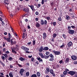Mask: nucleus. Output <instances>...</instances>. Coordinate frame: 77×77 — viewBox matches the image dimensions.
Wrapping results in <instances>:
<instances>
[{
	"label": "nucleus",
	"instance_id": "obj_1",
	"mask_svg": "<svg viewBox=\"0 0 77 77\" xmlns=\"http://www.w3.org/2000/svg\"><path fill=\"white\" fill-rule=\"evenodd\" d=\"M52 52L54 53L55 55H59L60 54V52L58 51H56L54 50L52 51Z\"/></svg>",
	"mask_w": 77,
	"mask_h": 77
},
{
	"label": "nucleus",
	"instance_id": "obj_2",
	"mask_svg": "<svg viewBox=\"0 0 77 77\" xmlns=\"http://www.w3.org/2000/svg\"><path fill=\"white\" fill-rule=\"evenodd\" d=\"M50 71V68L47 67L46 68V70H45V72L46 74H48Z\"/></svg>",
	"mask_w": 77,
	"mask_h": 77
},
{
	"label": "nucleus",
	"instance_id": "obj_3",
	"mask_svg": "<svg viewBox=\"0 0 77 77\" xmlns=\"http://www.w3.org/2000/svg\"><path fill=\"white\" fill-rule=\"evenodd\" d=\"M11 45H14L16 43V41H15V39H12L11 41Z\"/></svg>",
	"mask_w": 77,
	"mask_h": 77
},
{
	"label": "nucleus",
	"instance_id": "obj_4",
	"mask_svg": "<svg viewBox=\"0 0 77 77\" xmlns=\"http://www.w3.org/2000/svg\"><path fill=\"white\" fill-rule=\"evenodd\" d=\"M68 32L70 35H72L74 33V30H69L68 31Z\"/></svg>",
	"mask_w": 77,
	"mask_h": 77
},
{
	"label": "nucleus",
	"instance_id": "obj_5",
	"mask_svg": "<svg viewBox=\"0 0 77 77\" xmlns=\"http://www.w3.org/2000/svg\"><path fill=\"white\" fill-rule=\"evenodd\" d=\"M68 74H70L71 75H74L75 74V72H74L73 71H70L68 72Z\"/></svg>",
	"mask_w": 77,
	"mask_h": 77
},
{
	"label": "nucleus",
	"instance_id": "obj_6",
	"mask_svg": "<svg viewBox=\"0 0 77 77\" xmlns=\"http://www.w3.org/2000/svg\"><path fill=\"white\" fill-rule=\"evenodd\" d=\"M67 45L68 47H72V46L73 45V44H72V42L70 41L67 44Z\"/></svg>",
	"mask_w": 77,
	"mask_h": 77
},
{
	"label": "nucleus",
	"instance_id": "obj_7",
	"mask_svg": "<svg viewBox=\"0 0 77 77\" xmlns=\"http://www.w3.org/2000/svg\"><path fill=\"white\" fill-rule=\"evenodd\" d=\"M24 69H20V75L23 76V72H24Z\"/></svg>",
	"mask_w": 77,
	"mask_h": 77
},
{
	"label": "nucleus",
	"instance_id": "obj_8",
	"mask_svg": "<svg viewBox=\"0 0 77 77\" xmlns=\"http://www.w3.org/2000/svg\"><path fill=\"white\" fill-rule=\"evenodd\" d=\"M29 7H30L31 9H32V11H34L35 10L34 8V6L33 5H28Z\"/></svg>",
	"mask_w": 77,
	"mask_h": 77
},
{
	"label": "nucleus",
	"instance_id": "obj_9",
	"mask_svg": "<svg viewBox=\"0 0 77 77\" xmlns=\"http://www.w3.org/2000/svg\"><path fill=\"white\" fill-rule=\"evenodd\" d=\"M4 5H9V1L8 0H4Z\"/></svg>",
	"mask_w": 77,
	"mask_h": 77
},
{
	"label": "nucleus",
	"instance_id": "obj_10",
	"mask_svg": "<svg viewBox=\"0 0 77 77\" xmlns=\"http://www.w3.org/2000/svg\"><path fill=\"white\" fill-rule=\"evenodd\" d=\"M49 72H50V73H51V74H53V76H54V77L55 76V74L53 72V70L51 69L50 70Z\"/></svg>",
	"mask_w": 77,
	"mask_h": 77
},
{
	"label": "nucleus",
	"instance_id": "obj_11",
	"mask_svg": "<svg viewBox=\"0 0 77 77\" xmlns=\"http://www.w3.org/2000/svg\"><path fill=\"white\" fill-rule=\"evenodd\" d=\"M71 58L73 60H76L77 59V57L74 55L72 56H71Z\"/></svg>",
	"mask_w": 77,
	"mask_h": 77
},
{
	"label": "nucleus",
	"instance_id": "obj_12",
	"mask_svg": "<svg viewBox=\"0 0 77 77\" xmlns=\"http://www.w3.org/2000/svg\"><path fill=\"white\" fill-rule=\"evenodd\" d=\"M43 48H44L43 47L41 46L40 48L38 49V51L39 52H42L43 51Z\"/></svg>",
	"mask_w": 77,
	"mask_h": 77
},
{
	"label": "nucleus",
	"instance_id": "obj_13",
	"mask_svg": "<svg viewBox=\"0 0 77 77\" xmlns=\"http://www.w3.org/2000/svg\"><path fill=\"white\" fill-rule=\"evenodd\" d=\"M23 11L25 12H29V8H23Z\"/></svg>",
	"mask_w": 77,
	"mask_h": 77
},
{
	"label": "nucleus",
	"instance_id": "obj_14",
	"mask_svg": "<svg viewBox=\"0 0 77 77\" xmlns=\"http://www.w3.org/2000/svg\"><path fill=\"white\" fill-rule=\"evenodd\" d=\"M35 26L36 27H39L41 26V25H40L39 23L37 22L35 23Z\"/></svg>",
	"mask_w": 77,
	"mask_h": 77
},
{
	"label": "nucleus",
	"instance_id": "obj_15",
	"mask_svg": "<svg viewBox=\"0 0 77 77\" xmlns=\"http://www.w3.org/2000/svg\"><path fill=\"white\" fill-rule=\"evenodd\" d=\"M9 76L10 77H13L14 75H13V72H11L9 73Z\"/></svg>",
	"mask_w": 77,
	"mask_h": 77
},
{
	"label": "nucleus",
	"instance_id": "obj_16",
	"mask_svg": "<svg viewBox=\"0 0 77 77\" xmlns=\"http://www.w3.org/2000/svg\"><path fill=\"white\" fill-rule=\"evenodd\" d=\"M43 36L44 39H45L47 37V34L45 32H44L43 33Z\"/></svg>",
	"mask_w": 77,
	"mask_h": 77
},
{
	"label": "nucleus",
	"instance_id": "obj_17",
	"mask_svg": "<svg viewBox=\"0 0 77 77\" xmlns=\"http://www.w3.org/2000/svg\"><path fill=\"white\" fill-rule=\"evenodd\" d=\"M49 49L48 47H45L43 48V50L44 51H47Z\"/></svg>",
	"mask_w": 77,
	"mask_h": 77
},
{
	"label": "nucleus",
	"instance_id": "obj_18",
	"mask_svg": "<svg viewBox=\"0 0 77 77\" xmlns=\"http://www.w3.org/2000/svg\"><path fill=\"white\" fill-rule=\"evenodd\" d=\"M66 59L65 61L66 63H68L69 62V58H67Z\"/></svg>",
	"mask_w": 77,
	"mask_h": 77
},
{
	"label": "nucleus",
	"instance_id": "obj_19",
	"mask_svg": "<svg viewBox=\"0 0 77 77\" xmlns=\"http://www.w3.org/2000/svg\"><path fill=\"white\" fill-rule=\"evenodd\" d=\"M65 18L66 19V20H69V19H70V17L68 16V15H66Z\"/></svg>",
	"mask_w": 77,
	"mask_h": 77
},
{
	"label": "nucleus",
	"instance_id": "obj_20",
	"mask_svg": "<svg viewBox=\"0 0 77 77\" xmlns=\"http://www.w3.org/2000/svg\"><path fill=\"white\" fill-rule=\"evenodd\" d=\"M19 60L21 61H23V60H25V59L23 57H20L19 58Z\"/></svg>",
	"mask_w": 77,
	"mask_h": 77
},
{
	"label": "nucleus",
	"instance_id": "obj_21",
	"mask_svg": "<svg viewBox=\"0 0 77 77\" xmlns=\"http://www.w3.org/2000/svg\"><path fill=\"white\" fill-rule=\"evenodd\" d=\"M11 49L12 50L13 53H14V54H17V52H16L14 50V49H13V48H11Z\"/></svg>",
	"mask_w": 77,
	"mask_h": 77
},
{
	"label": "nucleus",
	"instance_id": "obj_22",
	"mask_svg": "<svg viewBox=\"0 0 77 77\" xmlns=\"http://www.w3.org/2000/svg\"><path fill=\"white\" fill-rule=\"evenodd\" d=\"M37 75L38 77H40L41 76V73L39 72H37Z\"/></svg>",
	"mask_w": 77,
	"mask_h": 77
},
{
	"label": "nucleus",
	"instance_id": "obj_23",
	"mask_svg": "<svg viewBox=\"0 0 77 77\" xmlns=\"http://www.w3.org/2000/svg\"><path fill=\"white\" fill-rule=\"evenodd\" d=\"M0 63H1V65H2V66L4 67L5 66V64L4 63H3V62H2V61H0Z\"/></svg>",
	"mask_w": 77,
	"mask_h": 77
},
{
	"label": "nucleus",
	"instance_id": "obj_24",
	"mask_svg": "<svg viewBox=\"0 0 77 77\" xmlns=\"http://www.w3.org/2000/svg\"><path fill=\"white\" fill-rule=\"evenodd\" d=\"M48 57H49V56L48 55V56H47V55H45L44 56V58L45 59H48Z\"/></svg>",
	"mask_w": 77,
	"mask_h": 77
},
{
	"label": "nucleus",
	"instance_id": "obj_25",
	"mask_svg": "<svg viewBox=\"0 0 77 77\" xmlns=\"http://www.w3.org/2000/svg\"><path fill=\"white\" fill-rule=\"evenodd\" d=\"M51 27H49L48 29V31L49 33H51Z\"/></svg>",
	"mask_w": 77,
	"mask_h": 77
},
{
	"label": "nucleus",
	"instance_id": "obj_26",
	"mask_svg": "<svg viewBox=\"0 0 77 77\" xmlns=\"http://www.w3.org/2000/svg\"><path fill=\"white\" fill-rule=\"evenodd\" d=\"M29 75H30V74L29 73V72H27L26 73V77H29Z\"/></svg>",
	"mask_w": 77,
	"mask_h": 77
},
{
	"label": "nucleus",
	"instance_id": "obj_27",
	"mask_svg": "<svg viewBox=\"0 0 77 77\" xmlns=\"http://www.w3.org/2000/svg\"><path fill=\"white\" fill-rule=\"evenodd\" d=\"M2 55H3V56H5V57L6 58V57H8V54H3Z\"/></svg>",
	"mask_w": 77,
	"mask_h": 77
},
{
	"label": "nucleus",
	"instance_id": "obj_28",
	"mask_svg": "<svg viewBox=\"0 0 77 77\" xmlns=\"http://www.w3.org/2000/svg\"><path fill=\"white\" fill-rule=\"evenodd\" d=\"M41 25H44V20H42L41 21Z\"/></svg>",
	"mask_w": 77,
	"mask_h": 77
},
{
	"label": "nucleus",
	"instance_id": "obj_29",
	"mask_svg": "<svg viewBox=\"0 0 77 77\" xmlns=\"http://www.w3.org/2000/svg\"><path fill=\"white\" fill-rule=\"evenodd\" d=\"M31 77H37V75L36 74H34L31 76Z\"/></svg>",
	"mask_w": 77,
	"mask_h": 77
},
{
	"label": "nucleus",
	"instance_id": "obj_30",
	"mask_svg": "<svg viewBox=\"0 0 77 77\" xmlns=\"http://www.w3.org/2000/svg\"><path fill=\"white\" fill-rule=\"evenodd\" d=\"M46 19H47V20H50V17L49 16H48L46 17Z\"/></svg>",
	"mask_w": 77,
	"mask_h": 77
},
{
	"label": "nucleus",
	"instance_id": "obj_31",
	"mask_svg": "<svg viewBox=\"0 0 77 77\" xmlns=\"http://www.w3.org/2000/svg\"><path fill=\"white\" fill-rule=\"evenodd\" d=\"M57 35V34H56L54 33L53 35V38H56V37Z\"/></svg>",
	"mask_w": 77,
	"mask_h": 77
},
{
	"label": "nucleus",
	"instance_id": "obj_32",
	"mask_svg": "<svg viewBox=\"0 0 77 77\" xmlns=\"http://www.w3.org/2000/svg\"><path fill=\"white\" fill-rule=\"evenodd\" d=\"M49 57H50L51 58H54V56L52 54H50L49 55Z\"/></svg>",
	"mask_w": 77,
	"mask_h": 77
},
{
	"label": "nucleus",
	"instance_id": "obj_33",
	"mask_svg": "<svg viewBox=\"0 0 77 77\" xmlns=\"http://www.w3.org/2000/svg\"><path fill=\"white\" fill-rule=\"evenodd\" d=\"M7 42H11V38H8L7 39Z\"/></svg>",
	"mask_w": 77,
	"mask_h": 77
},
{
	"label": "nucleus",
	"instance_id": "obj_34",
	"mask_svg": "<svg viewBox=\"0 0 77 77\" xmlns=\"http://www.w3.org/2000/svg\"><path fill=\"white\" fill-rule=\"evenodd\" d=\"M8 37L10 39H11V38H12V36H11V34L10 33H8Z\"/></svg>",
	"mask_w": 77,
	"mask_h": 77
},
{
	"label": "nucleus",
	"instance_id": "obj_35",
	"mask_svg": "<svg viewBox=\"0 0 77 77\" xmlns=\"http://www.w3.org/2000/svg\"><path fill=\"white\" fill-rule=\"evenodd\" d=\"M49 61H53L54 60V58H51L49 60Z\"/></svg>",
	"mask_w": 77,
	"mask_h": 77
},
{
	"label": "nucleus",
	"instance_id": "obj_36",
	"mask_svg": "<svg viewBox=\"0 0 77 77\" xmlns=\"http://www.w3.org/2000/svg\"><path fill=\"white\" fill-rule=\"evenodd\" d=\"M63 38H64V39H65L66 38V36L65 34H63Z\"/></svg>",
	"mask_w": 77,
	"mask_h": 77
},
{
	"label": "nucleus",
	"instance_id": "obj_37",
	"mask_svg": "<svg viewBox=\"0 0 77 77\" xmlns=\"http://www.w3.org/2000/svg\"><path fill=\"white\" fill-rule=\"evenodd\" d=\"M13 59V58H12V57H9V58H8V60H9L11 61V60H12Z\"/></svg>",
	"mask_w": 77,
	"mask_h": 77
},
{
	"label": "nucleus",
	"instance_id": "obj_38",
	"mask_svg": "<svg viewBox=\"0 0 77 77\" xmlns=\"http://www.w3.org/2000/svg\"><path fill=\"white\" fill-rule=\"evenodd\" d=\"M63 74H64V75H66V74H67V72H66V71H64L63 72Z\"/></svg>",
	"mask_w": 77,
	"mask_h": 77
},
{
	"label": "nucleus",
	"instance_id": "obj_39",
	"mask_svg": "<svg viewBox=\"0 0 77 77\" xmlns=\"http://www.w3.org/2000/svg\"><path fill=\"white\" fill-rule=\"evenodd\" d=\"M52 24H53L54 26H56V22H53L52 23Z\"/></svg>",
	"mask_w": 77,
	"mask_h": 77
},
{
	"label": "nucleus",
	"instance_id": "obj_40",
	"mask_svg": "<svg viewBox=\"0 0 77 77\" xmlns=\"http://www.w3.org/2000/svg\"><path fill=\"white\" fill-rule=\"evenodd\" d=\"M22 38L23 39H26L27 38L26 37H25V35H23L22 37Z\"/></svg>",
	"mask_w": 77,
	"mask_h": 77
},
{
	"label": "nucleus",
	"instance_id": "obj_41",
	"mask_svg": "<svg viewBox=\"0 0 77 77\" xmlns=\"http://www.w3.org/2000/svg\"><path fill=\"white\" fill-rule=\"evenodd\" d=\"M35 65H38L39 64V62L38 61H37L36 62H35Z\"/></svg>",
	"mask_w": 77,
	"mask_h": 77
},
{
	"label": "nucleus",
	"instance_id": "obj_42",
	"mask_svg": "<svg viewBox=\"0 0 77 77\" xmlns=\"http://www.w3.org/2000/svg\"><path fill=\"white\" fill-rule=\"evenodd\" d=\"M1 59H2V60H5V57H4V56H2L1 57Z\"/></svg>",
	"mask_w": 77,
	"mask_h": 77
},
{
	"label": "nucleus",
	"instance_id": "obj_43",
	"mask_svg": "<svg viewBox=\"0 0 77 77\" xmlns=\"http://www.w3.org/2000/svg\"><path fill=\"white\" fill-rule=\"evenodd\" d=\"M32 43H33V45H35V41L33 40V41Z\"/></svg>",
	"mask_w": 77,
	"mask_h": 77
},
{
	"label": "nucleus",
	"instance_id": "obj_44",
	"mask_svg": "<svg viewBox=\"0 0 77 77\" xmlns=\"http://www.w3.org/2000/svg\"><path fill=\"white\" fill-rule=\"evenodd\" d=\"M14 65V64H13L12 65H10V68H13V65Z\"/></svg>",
	"mask_w": 77,
	"mask_h": 77
},
{
	"label": "nucleus",
	"instance_id": "obj_45",
	"mask_svg": "<svg viewBox=\"0 0 77 77\" xmlns=\"http://www.w3.org/2000/svg\"><path fill=\"white\" fill-rule=\"evenodd\" d=\"M45 54L46 55H48V54H50V52H49L48 51H47L46 52Z\"/></svg>",
	"mask_w": 77,
	"mask_h": 77
},
{
	"label": "nucleus",
	"instance_id": "obj_46",
	"mask_svg": "<svg viewBox=\"0 0 77 77\" xmlns=\"http://www.w3.org/2000/svg\"><path fill=\"white\" fill-rule=\"evenodd\" d=\"M43 54H42V53H41V52H39L38 53V54L39 55V56H41V55Z\"/></svg>",
	"mask_w": 77,
	"mask_h": 77
},
{
	"label": "nucleus",
	"instance_id": "obj_47",
	"mask_svg": "<svg viewBox=\"0 0 77 77\" xmlns=\"http://www.w3.org/2000/svg\"><path fill=\"white\" fill-rule=\"evenodd\" d=\"M35 14L36 15H39V12L38 11H36Z\"/></svg>",
	"mask_w": 77,
	"mask_h": 77
},
{
	"label": "nucleus",
	"instance_id": "obj_48",
	"mask_svg": "<svg viewBox=\"0 0 77 77\" xmlns=\"http://www.w3.org/2000/svg\"><path fill=\"white\" fill-rule=\"evenodd\" d=\"M59 63H60V64H62V63H63V60H60V62H59Z\"/></svg>",
	"mask_w": 77,
	"mask_h": 77
},
{
	"label": "nucleus",
	"instance_id": "obj_49",
	"mask_svg": "<svg viewBox=\"0 0 77 77\" xmlns=\"http://www.w3.org/2000/svg\"><path fill=\"white\" fill-rule=\"evenodd\" d=\"M44 23L45 25H47V21L46 20H45V22H44Z\"/></svg>",
	"mask_w": 77,
	"mask_h": 77
},
{
	"label": "nucleus",
	"instance_id": "obj_50",
	"mask_svg": "<svg viewBox=\"0 0 77 77\" xmlns=\"http://www.w3.org/2000/svg\"><path fill=\"white\" fill-rule=\"evenodd\" d=\"M65 71H66V72H68V71H69V69H65Z\"/></svg>",
	"mask_w": 77,
	"mask_h": 77
},
{
	"label": "nucleus",
	"instance_id": "obj_51",
	"mask_svg": "<svg viewBox=\"0 0 77 77\" xmlns=\"http://www.w3.org/2000/svg\"><path fill=\"white\" fill-rule=\"evenodd\" d=\"M58 20L60 21L62 20V19H61V17H58Z\"/></svg>",
	"mask_w": 77,
	"mask_h": 77
},
{
	"label": "nucleus",
	"instance_id": "obj_52",
	"mask_svg": "<svg viewBox=\"0 0 77 77\" xmlns=\"http://www.w3.org/2000/svg\"><path fill=\"white\" fill-rule=\"evenodd\" d=\"M27 45H31L32 44V42H30L27 43Z\"/></svg>",
	"mask_w": 77,
	"mask_h": 77
},
{
	"label": "nucleus",
	"instance_id": "obj_53",
	"mask_svg": "<svg viewBox=\"0 0 77 77\" xmlns=\"http://www.w3.org/2000/svg\"><path fill=\"white\" fill-rule=\"evenodd\" d=\"M37 60H41V57H37Z\"/></svg>",
	"mask_w": 77,
	"mask_h": 77
},
{
	"label": "nucleus",
	"instance_id": "obj_54",
	"mask_svg": "<svg viewBox=\"0 0 77 77\" xmlns=\"http://www.w3.org/2000/svg\"><path fill=\"white\" fill-rule=\"evenodd\" d=\"M44 0H42V4L44 5Z\"/></svg>",
	"mask_w": 77,
	"mask_h": 77
},
{
	"label": "nucleus",
	"instance_id": "obj_55",
	"mask_svg": "<svg viewBox=\"0 0 77 77\" xmlns=\"http://www.w3.org/2000/svg\"><path fill=\"white\" fill-rule=\"evenodd\" d=\"M60 67V65H57L56 66V68H59Z\"/></svg>",
	"mask_w": 77,
	"mask_h": 77
},
{
	"label": "nucleus",
	"instance_id": "obj_56",
	"mask_svg": "<svg viewBox=\"0 0 77 77\" xmlns=\"http://www.w3.org/2000/svg\"><path fill=\"white\" fill-rule=\"evenodd\" d=\"M68 29L69 30H71V26H68Z\"/></svg>",
	"mask_w": 77,
	"mask_h": 77
},
{
	"label": "nucleus",
	"instance_id": "obj_57",
	"mask_svg": "<svg viewBox=\"0 0 77 77\" xmlns=\"http://www.w3.org/2000/svg\"><path fill=\"white\" fill-rule=\"evenodd\" d=\"M64 46H65V45H62L60 46V48H63V47H64Z\"/></svg>",
	"mask_w": 77,
	"mask_h": 77
},
{
	"label": "nucleus",
	"instance_id": "obj_58",
	"mask_svg": "<svg viewBox=\"0 0 77 77\" xmlns=\"http://www.w3.org/2000/svg\"><path fill=\"white\" fill-rule=\"evenodd\" d=\"M40 56L42 58H44V56L43 54H42Z\"/></svg>",
	"mask_w": 77,
	"mask_h": 77
},
{
	"label": "nucleus",
	"instance_id": "obj_59",
	"mask_svg": "<svg viewBox=\"0 0 77 77\" xmlns=\"http://www.w3.org/2000/svg\"><path fill=\"white\" fill-rule=\"evenodd\" d=\"M2 26H4V25H5V24L4 23V22L3 21L2 22Z\"/></svg>",
	"mask_w": 77,
	"mask_h": 77
},
{
	"label": "nucleus",
	"instance_id": "obj_60",
	"mask_svg": "<svg viewBox=\"0 0 77 77\" xmlns=\"http://www.w3.org/2000/svg\"><path fill=\"white\" fill-rule=\"evenodd\" d=\"M38 7H41V4H38Z\"/></svg>",
	"mask_w": 77,
	"mask_h": 77
},
{
	"label": "nucleus",
	"instance_id": "obj_61",
	"mask_svg": "<svg viewBox=\"0 0 77 77\" xmlns=\"http://www.w3.org/2000/svg\"><path fill=\"white\" fill-rule=\"evenodd\" d=\"M17 65H18V66H19L20 67H22V66L20 64H17Z\"/></svg>",
	"mask_w": 77,
	"mask_h": 77
},
{
	"label": "nucleus",
	"instance_id": "obj_62",
	"mask_svg": "<svg viewBox=\"0 0 77 77\" xmlns=\"http://www.w3.org/2000/svg\"><path fill=\"white\" fill-rule=\"evenodd\" d=\"M42 59H41L39 60V62H42Z\"/></svg>",
	"mask_w": 77,
	"mask_h": 77
},
{
	"label": "nucleus",
	"instance_id": "obj_63",
	"mask_svg": "<svg viewBox=\"0 0 77 77\" xmlns=\"http://www.w3.org/2000/svg\"><path fill=\"white\" fill-rule=\"evenodd\" d=\"M3 51L4 52H5V51L6 50V48H4L2 49Z\"/></svg>",
	"mask_w": 77,
	"mask_h": 77
},
{
	"label": "nucleus",
	"instance_id": "obj_64",
	"mask_svg": "<svg viewBox=\"0 0 77 77\" xmlns=\"http://www.w3.org/2000/svg\"><path fill=\"white\" fill-rule=\"evenodd\" d=\"M5 53H7V54H9V52L8 51H5Z\"/></svg>",
	"mask_w": 77,
	"mask_h": 77
}]
</instances>
